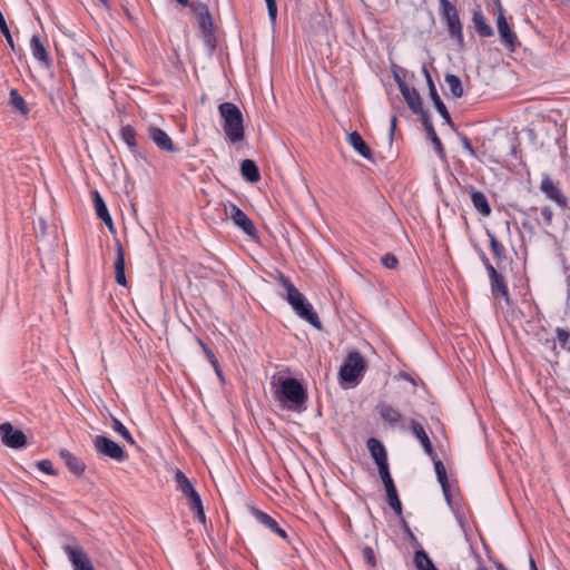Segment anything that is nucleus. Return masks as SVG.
Instances as JSON below:
<instances>
[{
	"instance_id": "obj_1",
	"label": "nucleus",
	"mask_w": 570,
	"mask_h": 570,
	"mask_svg": "<svg viewBox=\"0 0 570 570\" xmlns=\"http://www.w3.org/2000/svg\"><path fill=\"white\" fill-rule=\"evenodd\" d=\"M271 386L275 399L289 410H296L305 402V390L296 379L275 374L271 379Z\"/></svg>"
},
{
	"instance_id": "obj_2",
	"label": "nucleus",
	"mask_w": 570,
	"mask_h": 570,
	"mask_svg": "<svg viewBox=\"0 0 570 570\" xmlns=\"http://www.w3.org/2000/svg\"><path fill=\"white\" fill-rule=\"evenodd\" d=\"M278 282L286 291L285 299L292 306L294 312L301 318L312 324L315 328L321 330L322 323L318 315L306 297L284 275L279 276Z\"/></svg>"
},
{
	"instance_id": "obj_3",
	"label": "nucleus",
	"mask_w": 570,
	"mask_h": 570,
	"mask_svg": "<svg viewBox=\"0 0 570 570\" xmlns=\"http://www.w3.org/2000/svg\"><path fill=\"white\" fill-rule=\"evenodd\" d=\"M218 112L226 138L233 144L243 140L245 132L239 108L232 102H223L218 106Z\"/></svg>"
},
{
	"instance_id": "obj_4",
	"label": "nucleus",
	"mask_w": 570,
	"mask_h": 570,
	"mask_svg": "<svg viewBox=\"0 0 570 570\" xmlns=\"http://www.w3.org/2000/svg\"><path fill=\"white\" fill-rule=\"evenodd\" d=\"M175 482L177 490L188 500L189 508L193 510L195 518L200 522H205L206 517L200 497L180 470L175 472Z\"/></svg>"
},
{
	"instance_id": "obj_5",
	"label": "nucleus",
	"mask_w": 570,
	"mask_h": 570,
	"mask_svg": "<svg viewBox=\"0 0 570 570\" xmlns=\"http://www.w3.org/2000/svg\"><path fill=\"white\" fill-rule=\"evenodd\" d=\"M365 371V360L358 352L348 353L341 366L340 377L347 383L356 384Z\"/></svg>"
},
{
	"instance_id": "obj_6",
	"label": "nucleus",
	"mask_w": 570,
	"mask_h": 570,
	"mask_svg": "<svg viewBox=\"0 0 570 570\" xmlns=\"http://www.w3.org/2000/svg\"><path fill=\"white\" fill-rule=\"evenodd\" d=\"M441 4V14L448 26V31L451 38L463 43V31L456 8L449 0H439Z\"/></svg>"
},
{
	"instance_id": "obj_7",
	"label": "nucleus",
	"mask_w": 570,
	"mask_h": 570,
	"mask_svg": "<svg viewBox=\"0 0 570 570\" xmlns=\"http://www.w3.org/2000/svg\"><path fill=\"white\" fill-rule=\"evenodd\" d=\"M497 29L500 36L501 43L509 50L514 51L519 46V40L515 32L511 29L504 16V10L500 2H498Z\"/></svg>"
},
{
	"instance_id": "obj_8",
	"label": "nucleus",
	"mask_w": 570,
	"mask_h": 570,
	"mask_svg": "<svg viewBox=\"0 0 570 570\" xmlns=\"http://www.w3.org/2000/svg\"><path fill=\"white\" fill-rule=\"evenodd\" d=\"M225 215L230 218L235 226L240 228L247 236L255 238L256 228L250 218L236 205H225Z\"/></svg>"
},
{
	"instance_id": "obj_9",
	"label": "nucleus",
	"mask_w": 570,
	"mask_h": 570,
	"mask_svg": "<svg viewBox=\"0 0 570 570\" xmlns=\"http://www.w3.org/2000/svg\"><path fill=\"white\" fill-rule=\"evenodd\" d=\"M94 446L98 454L108 456L116 461H122L126 459V452L112 440L104 435H97L94 439Z\"/></svg>"
},
{
	"instance_id": "obj_10",
	"label": "nucleus",
	"mask_w": 570,
	"mask_h": 570,
	"mask_svg": "<svg viewBox=\"0 0 570 570\" xmlns=\"http://www.w3.org/2000/svg\"><path fill=\"white\" fill-rule=\"evenodd\" d=\"M73 570H95L89 556L80 546L66 544L62 548Z\"/></svg>"
},
{
	"instance_id": "obj_11",
	"label": "nucleus",
	"mask_w": 570,
	"mask_h": 570,
	"mask_svg": "<svg viewBox=\"0 0 570 570\" xmlns=\"http://www.w3.org/2000/svg\"><path fill=\"white\" fill-rule=\"evenodd\" d=\"M0 436L3 444L9 448L19 449L26 444V436L22 431L14 430L13 426L8 422L0 425Z\"/></svg>"
},
{
	"instance_id": "obj_12",
	"label": "nucleus",
	"mask_w": 570,
	"mask_h": 570,
	"mask_svg": "<svg viewBox=\"0 0 570 570\" xmlns=\"http://www.w3.org/2000/svg\"><path fill=\"white\" fill-rule=\"evenodd\" d=\"M540 190L559 207L567 206V197L548 175L542 177Z\"/></svg>"
},
{
	"instance_id": "obj_13",
	"label": "nucleus",
	"mask_w": 570,
	"mask_h": 570,
	"mask_svg": "<svg viewBox=\"0 0 570 570\" xmlns=\"http://www.w3.org/2000/svg\"><path fill=\"white\" fill-rule=\"evenodd\" d=\"M485 266L489 272V276H490V281H491V291H492L493 297L495 299H499L500 297H502L507 302H509L508 287L503 281L502 275H500L491 264L487 263Z\"/></svg>"
},
{
	"instance_id": "obj_14",
	"label": "nucleus",
	"mask_w": 570,
	"mask_h": 570,
	"mask_svg": "<svg viewBox=\"0 0 570 570\" xmlns=\"http://www.w3.org/2000/svg\"><path fill=\"white\" fill-rule=\"evenodd\" d=\"M114 267L117 284L126 286L127 279L125 276V252L120 243L116 244V261Z\"/></svg>"
},
{
	"instance_id": "obj_15",
	"label": "nucleus",
	"mask_w": 570,
	"mask_h": 570,
	"mask_svg": "<svg viewBox=\"0 0 570 570\" xmlns=\"http://www.w3.org/2000/svg\"><path fill=\"white\" fill-rule=\"evenodd\" d=\"M368 451L374 459L377 468L384 466L387 463V455L383 444L376 439H370L367 441Z\"/></svg>"
},
{
	"instance_id": "obj_16",
	"label": "nucleus",
	"mask_w": 570,
	"mask_h": 570,
	"mask_svg": "<svg viewBox=\"0 0 570 570\" xmlns=\"http://www.w3.org/2000/svg\"><path fill=\"white\" fill-rule=\"evenodd\" d=\"M424 71H425V76H426V80H428V85H429V89H430V96L434 102V106H435L436 110L439 111V114L442 116V118L446 122H450V120H451L450 114H449L445 105L442 102L441 98L439 97L436 88L433 83V80H432L430 73L428 72V70H424Z\"/></svg>"
},
{
	"instance_id": "obj_17",
	"label": "nucleus",
	"mask_w": 570,
	"mask_h": 570,
	"mask_svg": "<svg viewBox=\"0 0 570 570\" xmlns=\"http://www.w3.org/2000/svg\"><path fill=\"white\" fill-rule=\"evenodd\" d=\"M149 137L160 149L174 151L171 138L164 130L151 127L149 129Z\"/></svg>"
},
{
	"instance_id": "obj_18",
	"label": "nucleus",
	"mask_w": 570,
	"mask_h": 570,
	"mask_svg": "<svg viewBox=\"0 0 570 570\" xmlns=\"http://www.w3.org/2000/svg\"><path fill=\"white\" fill-rule=\"evenodd\" d=\"M401 94L414 114H420L422 111V100L415 88L410 86L404 87Z\"/></svg>"
},
{
	"instance_id": "obj_19",
	"label": "nucleus",
	"mask_w": 570,
	"mask_h": 570,
	"mask_svg": "<svg viewBox=\"0 0 570 570\" xmlns=\"http://www.w3.org/2000/svg\"><path fill=\"white\" fill-rule=\"evenodd\" d=\"M30 49H31V52H32V56L35 59H37L38 61H40L45 65H49V62H50L49 55L38 35H33L31 37Z\"/></svg>"
},
{
	"instance_id": "obj_20",
	"label": "nucleus",
	"mask_w": 570,
	"mask_h": 570,
	"mask_svg": "<svg viewBox=\"0 0 570 570\" xmlns=\"http://www.w3.org/2000/svg\"><path fill=\"white\" fill-rule=\"evenodd\" d=\"M347 141L364 158L370 159L372 157L370 147L357 131L348 134Z\"/></svg>"
},
{
	"instance_id": "obj_21",
	"label": "nucleus",
	"mask_w": 570,
	"mask_h": 570,
	"mask_svg": "<svg viewBox=\"0 0 570 570\" xmlns=\"http://www.w3.org/2000/svg\"><path fill=\"white\" fill-rule=\"evenodd\" d=\"M472 21H473L476 32L481 37H492L493 36V29L487 22V19L481 10L478 9V10L473 11Z\"/></svg>"
},
{
	"instance_id": "obj_22",
	"label": "nucleus",
	"mask_w": 570,
	"mask_h": 570,
	"mask_svg": "<svg viewBox=\"0 0 570 570\" xmlns=\"http://www.w3.org/2000/svg\"><path fill=\"white\" fill-rule=\"evenodd\" d=\"M94 206L96 209L97 216L110 228L112 229V219L109 215L108 208L98 191L94 194Z\"/></svg>"
},
{
	"instance_id": "obj_23",
	"label": "nucleus",
	"mask_w": 570,
	"mask_h": 570,
	"mask_svg": "<svg viewBox=\"0 0 570 570\" xmlns=\"http://www.w3.org/2000/svg\"><path fill=\"white\" fill-rule=\"evenodd\" d=\"M60 458L63 460V462L67 464L69 470L75 474H81L85 470V463L75 456L72 453H70L68 450H61L60 451Z\"/></svg>"
},
{
	"instance_id": "obj_24",
	"label": "nucleus",
	"mask_w": 570,
	"mask_h": 570,
	"mask_svg": "<svg viewBox=\"0 0 570 570\" xmlns=\"http://www.w3.org/2000/svg\"><path fill=\"white\" fill-rule=\"evenodd\" d=\"M411 429H412V433L416 436V439L421 442L424 451L431 455L432 452H433V448H432V444H431V441L425 432V430L423 429V426L415 422V421H412L411 423Z\"/></svg>"
},
{
	"instance_id": "obj_25",
	"label": "nucleus",
	"mask_w": 570,
	"mask_h": 570,
	"mask_svg": "<svg viewBox=\"0 0 570 570\" xmlns=\"http://www.w3.org/2000/svg\"><path fill=\"white\" fill-rule=\"evenodd\" d=\"M243 177L249 183H257L261 178L256 164L250 159H245L240 164Z\"/></svg>"
},
{
	"instance_id": "obj_26",
	"label": "nucleus",
	"mask_w": 570,
	"mask_h": 570,
	"mask_svg": "<svg viewBox=\"0 0 570 570\" xmlns=\"http://www.w3.org/2000/svg\"><path fill=\"white\" fill-rule=\"evenodd\" d=\"M255 517L261 524H263L271 531L275 532L281 538H286V532L282 528H279L277 522L274 519H272L268 514L261 511H256Z\"/></svg>"
},
{
	"instance_id": "obj_27",
	"label": "nucleus",
	"mask_w": 570,
	"mask_h": 570,
	"mask_svg": "<svg viewBox=\"0 0 570 570\" xmlns=\"http://www.w3.org/2000/svg\"><path fill=\"white\" fill-rule=\"evenodd\" d=\"M471 200L473 206L480 214H482L483 216L490 215L491 208L483 193L473 191L471 195Z\"/></svg>"
},
{
	"instance_id": "obj_28",
	"label": "nucleus",
	"mask_w": 570,
	"mask_h": 570,
	"mask_svg": "<svg viewBox=\"0 0 570 570\" xmlns=\"http://www.w3.org/2000/svg\"><path fill=\"white\" fill-rule=\"evenodd\" d=\"M413 561L417 570H438L426 552L423 550L415 552Z\"/></svg>"
},
{
	"instance_id": "obj_29",
	"label": "nucleus",
	"mask_w": 570,
	"mask_h": 570,
	"mask_svg": "<svg viewBox=\"0 0 570 570\" xmlns=\"http://www.w3.org/2000/svg\"><path fill=\"white\" fill-rule=\"evenodd\" d=\"M445 82L454 98H461L463 96V86L460 78L455 75H446Z\"/></svg>"
},
{
	"instance_id": "obj_30",
	"label": "nucleus",
	"mask_w": 570,
	"mask_h": 570,
	"mask_svg": "<svg viewBox=\"0 0 570 570\" xmlns=\"http://www.w3.org/2000/svg\"><path fill=\"white\" fill-rule=\"evenodd\" d=\"M434 468H435V473L438 475V480L442 487V490H443V493L446 498L448 501H450V495H449V483H448V476H446V471H445V468L443 465V463L441 461H436L434 463Z\"/></svg>"
},
{
	"instance_id": "obj_31",
	"label": "nucleus",
	"mask_w": 570,
	"mask_h": 570,
	"mask_svg": "<svg viewBox=\"0 0 570 570\" xmlns=\"http://www.w3.org/2000/svg\"><path fill=\"white\" fill-rule=\"evenodd\" d=\"M380 414L382 419L390 424H396L401 421L400 412L387 405L381 406Z\"/></svg>"
},
{
	"instance_id": "obj_32",
	"label": "nucleus",
	"mask_w": 570,
	"mask_h": 570,
	"mask_svg": "<svg viewBox=\"0 0 570 570\" xmlns=\"http://www.w3.org/2000/svg\"><path fill=\"white\" fill-rule=\"evenodd\" d=\"M10 105L20 111L22 115L28 112L24 99L18 94L16 89L10 90Z\"/></svg>"
},
{
	"instance_id": "obj_33",
	"label": "nucleus",
	"mask_w": 570,
	"mask_h": 570,
	"mask_svg": "<svg viewBox=\"0 0 570 570\" xmlns=\"http://www.w3.org/2000/svg\"><path fill=\"white\" fill-rule=\"evenodd\" d=\"M542 354L544 355V357L550 362L554 361L558 356L556 341L553 338H547L544 343H542Z\"/></svg>"
},
{
	"instance_id": "obj_34",
	"label": "nucleus",
	"mask_w": 570,
	"mask_h": 570,
	"mask_svg": "<svg viewBox=\"0 0 570 570\" xmlns=\"http://www.w3.org/2000/svg\"><path fill=\"white\" fill-rule=\"evenodd\" d=\"M387 503L397 515L402 514V504L397 495L396 488L387 489Z\"/></svg>"
},
{
	"instance_id": "obj_35",
	"label": "nucleus",
	"mask_w": 570,
	"mask_h": 570,
	"mask_svg": "<svg viewBox=\"0 0 570 570\" xmlns=\"http://www.w3.org/2000/svg\"><path fill=\"white\" fill-rule=\"evenodd\" d=\"M111 428L116 433H118L128 443H130V444L135 443L134 438L131 436L128 429L118 419H115V417L112 419Z\"/></svg>"
},
{
	"instance_id": "obj_36",
	"label": "nucleus",
	"mask_w": 570,
	"mask_h": 570,
	"mask_svg": "<svg viewBox=\"0 0 570 570\" xmlns=\"http://www.w3.org/2000/svg\"><path fill=\"white\" fill-rule=\"evenodd\" d=\"M426 130H428V136H429V138L431 139V141H432V144L434 146L435 151L440 156H443V154H444L443 146H442V142L439 139V137H438L433 126L432 125H426Z\"/></svg>"
},
{
	"instance_id": "obj_37",
	"label": "nucleus",
	"mask_w": 570,
	"mask_h": 570,
	"mask_svg": "<svg viewBox=\"0 0 570 570\" xmlns=\"http://www.w3.org/2000/svg\"><path fill=\"white\" fill-rule=\"evenodd\" d=\"M557 338L560 344V346L563 350L570 351V331L566 328L558 327L557 328Z\"/></svg>"
},
{
	"instance_id": "obj_38",
	"label": "nucleus",
	"mask_w": 570,
	"mask_h": 570,
	"mask_svg": "<svg viewBox=\"0 0 570 570\" xmlns=\"http://www.w3.org/2000/svg\"><path fill=\"white\" fill-rule=\"evenodd\" d=\"M121 138L128 147L134 148L136 146L135 130L132 127H124L121 129Z\"/></svg>"
},
{
	"instance_id": "obj_39",
	"label": "nucleus",
	"mask_w": 570,
	"mask_h": 570,
	"mask_svg": "<svg viewBox=\"0 0 570 570\" xmlns=\"http://www.w3.org/2000/svg\"><path fill=\"white\" fill-rule=\"evenodd\" d=\"M379 473L386 491L387 489L395 488L394 482L389 472V464L379 468Z\"/></svg>"
},
{
	"instance_id": "obj_40",
	"label": "nucleus",
	"mask_w": 570,
	"mask_h": 570,
	"mask_svg": "<svg viewBox=\"0 0 570 570\" xmlns=\"http://www.w3.org/2000/svg\"><path fill=\"white\" fill-rule=\"evenodd\" d=\"M0 30H1V32L3 33V36H4V38H6L7 42H8V45H9L12 49H14V42H13L12 36H11V33H10L9 27H8V24H7V22H6V19H4V17H3V14H2V12H1V11H0Z\"/></svg>"
},
{
	"instance_id": "obj_41",
	"label": "nucleus",
	"mask_w": 570,
	"mask_h": 570,
	"mask_svg": "<svg viewBox=\"0 0 570 570\" xmlns=\"http://www.w3.org/2000/svg\"><path fill=\"white\" fill-rule=\"evenodd\" d=\"M489 236H490V244H491L493 254L500 259L503 258L505 256L504 246L501 243H499L493 235H489Z\"/></svg>"
},
{
	"instance_id": "obj_42",
	"label": "nucleus",
	"mask_w": 570,
	"mask_h": 570,
	"mask_svg": "<svg viewBox=\"0 0 570 570\" xmlns=\"http://www.w3.org/2000/svg\"><path fill=\"white\" fill-rule=\"evenodd\" d=\"M209 362L212 363V365L214 366L215 368V372L217 373V375L219 377H222V372H220V368H219V365H218V361L216 360L215 355L213 354V352L210 350H208L202 342H200Z\"/></svg>"
},
{
	"instance_id": "obj_43",
	"label": "nucleus",
	"mask_w": 570,
	"mask_h": 570,
	"mask_svg": "<svg viewBox=\"0 0 570 570\" xmlns=\"http://www.w3.org/2000/svg\"><path fill=\"white\" fill-rule=\"evenodd\" d=\"M209 362L212 363V365L214 366L215 368V372L217 373V375L219 377H222V372H220V368H219V365H218V361L216 360L215 355L213 354V352L210 350H208L202 342H200Z\"/></svg>"
},
{
	"instance_id": "obj_44",
	"label": "nucleus",
	"mask_w": 570,
	"mask_h": 570,
	"mask_svg": "<svg viewBox=\"0 0 570 570\" xmlns=\"http://www.w3.org/2000/svg\"><path fill=\"white\" fill-rule=\"evenodd\" d=\"M382 264L390 269L396 268L399 262L397 258L392 254H386L382 257Z\"/></svg>"
},
{
	"instance_id": "obj_45",
	"label": "nucleus",
	"mask_w": 570,
	"mask_h": 570,
	"mask_svg": "<svg viewBox=\"0 0 570 570\" xmlns=\"http://www.w3.org/2000/svg\"><path fill=\"white\" fill-rule=\"evenodd\" d=\"M267 10H268V17L272 20V22L276 21L277 18V6L276 0H265Z\"/></svg>"
},
{
	"instance_id": "obj_46",
	"label": "nucleus",
	"mask_w": 570,
	"mask_h": 570,
	"mask_svg": "<svg viewBox=\"0 0 570 570\" xmlns=\"http://www.w3.org/2000/svg\"><path fill=\"white\" fill-rule=\"evenodd\" d=\"M363 557L367 564L375 566V556L372 548L365 547L363 549Z\"/></svg>"
},
{
	"instance_id": "obj_47",
	"label": "nucleus",
	"mask_w": 570,
	"mask_h": 570,
	"mask_svg": "<svg viewBox=\"0 0 570 570\" xmlns=\"http://www.w3.org/2000/svg\"><path fill=\"white\" fill-rule=\"evenodd\" d=\"M37 465L39 470H41L42 472H46L48 474H55L52 463L49 460L39 461Z\"/></svg>"
},
{
	"instance_id": "obj_48",
	"label": "nucleus",
	"mask_w": 570,
	"mask_h": 570,
	"mask_svg": "<svg viewBox=\"0 0 570 570\" xmlns=\"http://www.w3.org/2000/svg\"><path fill=\"white\" fill-rule=\"evenodd\" d=\"M541 216L548 225L551 224L553 214L548 206L541 208Z\"/></svg>"
},
{
	"instance_id": "obj_49",
	"label": "nucleus",
	"mask_w": 570,
	"mask_h": 570,
	"mask_svg": "<svg viewBox=\"0 0 570 570\" xmlns=\"http://www.w3.org/2000/svg\"><path fill=\"white\" fill-rule=\"evenodd\" d=\"M395 81L399 86L400 91H402L404 89V87H407L405 81L399 75H395Z\"/></svg>"
},
{
	"instance_id": "obj_50",
	"label": "nucleus",
	"mask_w": 570,
	"mask_h": 570,
	"mask_svg": "<svg viewBox=\"0 0 570 570\" xmlns=\"http://www.w3.org/2000/svg\"><path fill=\"white\" fill-rule=\"evenodd\" d=\"M395 124H396V117L393 116L391 119V134H393V131L395 129Z\"/></svg>"
},
{
	"instance_id": "obj_51",
	"label": "nucleus",
	"mask_w": 570,
	"mask_h": 570,
	"mask_svg": "<svg viewBox=\"0 0 570 570\" xmlns=\"http://www.w3.org/2000/svg\"><path fill=\"white\" fill-rule=\"evenodd\" d=\"M529 566H530V570H538L537 564L532 558H530Z\"/></svg>"
},
{
	"instance_id": "obj_52",
	"label": "nucleus",
	"mask_w": 570,
	"mask_h": 570,
	"mask_svg": "<svg viewBox=\"0 0 570 570\" xmlns=\"http://www.w3.org/2000/svg\"><path fill=\"white\" fill-rule=\"evenodd\" d=\"M177 2L181 6H187L189 0H177Z\"/></svg>"
},
{
	"instance_id": "obj_53",
	"label": "nucleus",
	"mask_w": 570,
	"mask_h": 570,
	"mask_svg": "<svg viewBox=\"0 0 570 570\" xmlns=\"http://www.w3.org/2000/svg\"><path fill=\"white\" fill-rule=\"evenodd\" d=\"M99 1H100L101 3H104V4H106V2H107L106 0H99Z\"/></svg>"
},
{
	"instance_id": "obj_54",
	"label": "nucleus",
	"mask_w": 570,
	"mask_h": 570,
	"mask_svg": "<svg viewBox=\"0 0 570 570\" xmlns=\"http://www.w3.org/2000/svg\"><path fill=\"white\" fill-rule=\"evenodd\" d=\"M500 570H505V569L501 568Z\"/></svg>"
}]
</instances>
